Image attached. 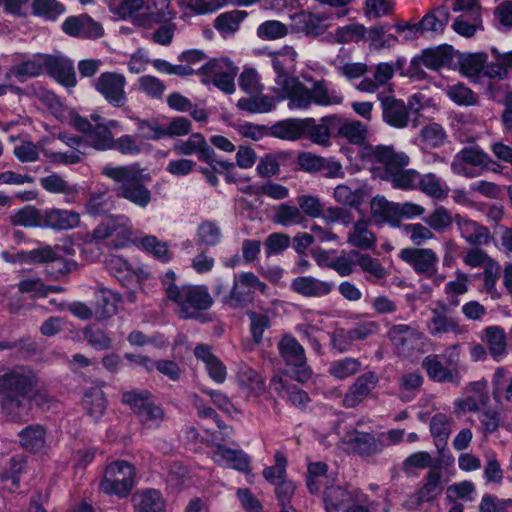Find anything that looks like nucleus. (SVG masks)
Segmentation results:
<instances>
[{
  "label": "nucleus",
  "mask_w": 512,
  "mask_h": 512,
  "mask_svg": "<svg viewBox=\"0 0 512 512\" xmlns=\"http://www.w3.org/2000/svg\"><path fill=\"white\" fill-rule=\"evenodd\" d=\"M237 67L225 59H214L200 68V72L207 77L203 83L212 82L217 88L231 94L235 90L234 79L237 75Z\"/></svg>",
  "instance_id": "obj_12"
},
{
  "label": "nucleus",
  "mask_w": 512,
  "mask_h": 512,
  "mask_svg": "<svg viewBox=\"0 0 512 512\" xmlns=\"http://www.w3.org/2000/svg\"><path fill=\"white\" fill-rule=\"evenodd\" d=\"M441 479L442 472L439 467L430 469L424 477L422 487L416 493L409 496L405 506L409 509H417L423 503L435 500L443 491Z\"/></svg>",
  "instance_id": "obj_18"
},
{
  "label": "nucleus",
  "mask_w": 512,
  "mask_h": 512,
  "mask_svg": "<svg viewBox=\"0 0 512 512\" xmlns=\"http://www.w3.org/2000/svg\"><path fill=\"white\" fill-rule=\"evenodd\" d=\"M449 313V307L445 302H436V308L431 310V317L427 322V330L431 336L441 337L449 333L455 335L464 333V328L460 325L459 318Z\"/></svg>",
  "instance_id": "obj_14"
},
{
  "label": "nucleus",
  "mask_w": 512,
  "mask_h": 512,
  "mask_svg": "<svg viewBox=\"0 0 512 512\" xmlns=\"http://www.w3.org/2000/svg\"><path fill=\"white\" fill-rule=\"evenodd\" d=\"M44 62L45 54L37 53L31 58L11 66L5 74V79L16 78L20 83H24L30 78L38 77L45 70Z\"/></svg>",
  "instance_id": "obj_25"
},
{
  "label": "nucleus",
  "mask_w": 512,
  "mask_h": 512,
  "mask_svg": "<svg viewBox=\"0 0 512 512\" xmlns=\"http://www.w3.org/2000/svg\"><path fill=\"white\" fill-rule=\"evenodd\" d=\"M273 221L283 227H290L304 225L306 218L297 206L281 203L275 208Z\"/></svg>",
  "instance_id": "obj_45"
},
{
  "label": "nucleus",
  "mask_w": 512,
  "mask_h": 512,
  "mask_svg": "<svg viewBox=\"0 0 512 512\" xmlns=\"http://www.w3.org/2000/svg\"><path fill=\"white\" fill-rule=\"evenodd\" d=\"M18 437L24 449L39 452L46 443V429L40 424H31L19 431Z\"/></svg>",
  "instance_id": "obj_37"
},
{
  "label": "nucleus",
  "mask_w": 512,
  "mask_h": 512,
  "mask_svg": "<svg viewBox=\"0 0 512 512\" xmlns=\"http://www.w3.org/2000/svg\"><path fill=\"white\" fill-rule=\"evenodd\" d=\"M454 221L461 237L471 246L486 245L490 242L491 234L487 227L459 214L455 215Z\"/></svg>",
  "instance_id": "obj_24"
},
{
  "label": "nucleus",
  "mask_w": 512,
  "mask_h": 512,
  "mask_svg": "<svg viewBox=\"0 0 512 512\" xmlns=\"http://www.w3.org/2000/svg\"><path fill=\"white\" fill-rule=\"evenodd\" d=\"M63 32L71 37L95 40L104 35V28L88 14L70 16L61 26Z\"/></svg>",
  "instance_id": "obj_16"
},
{
  "label": "nucleus",
  "mask_w": 512,
  "mask_h": 512,
  "mask_svg": "<svg viewBox=\"0 0 512 512\" xmlns=\"http://www.w3.org/2000/svg\"><path fill=\"white\" fill-rule=\"evenodd\" d=\"M378 99L381 104L384 122L397 129L406 128L409 125L410 116L418 113L423 108L421 98L417 94L409 97L408 104L393 95L384 93H379Z\"/></svg>",
  "instance_id": "obj_6"
},
{
  "label": "nucleus",
  "mask_w": 512,
  "mask_h": 512,
  "mask_svg": "<svg viewBox=\"0 0 512 512\" xmlns=\"http://www.w3.org/2000/svg\"><path fill=\"white\" fill-rule=\"evenodd\" d=\"M43 217L44 210H39L34 206H26L11 216V224L14 226L43 228Z\"/></svg>",
  "instance_id": "obj_49"
},
{
  "label": "nucleus",
  "mask_w": 512,
  "mask_h": 512,
  "mask_svg": "<svg viewBox=\"0 0 512 512\" xmlns=\"http://www.w3.org/2000/svg\"><path fill=\"white\" fill-rule=\"evenodd\" d=\"M361 362L352 357L332 361L328 373L336 379L343 380L357 374L361 370Z\"/></svg>",
  "instance_id": "obj_50"
},
{
  "label": "nucleus",
  "mask_w": 512,
  "mask_h": 512,
  "mask_svg": "<svg viewBox=\"0 0 512 512\" xmlns=\"http://www.w3.org/2000/svg\"><path fill=\"white\" fill-rule=\"evenodd\" d=\"M277 348L285 364L292 367L293 379L301 383L307 382L312 372L307 365L305 350L298 340L290 334H285L278 342Z\"/></svg>",
  "instance_id": "obj_9"
},
{
  "label": "nucleus",
  "mask_w": 512,
  "mask_h": 512,
  "mask_svg": "<svg viewBox=\"0 0 512 512\" xmlns=\"http://www.w3.org/2000/svg\"><path fill=\"white\" fill-rule=\"evenodd\" d=\"M399 257L417 273L433 272L437 262V256L431 249L405 248L400 251Z\"/></svg>",
  "instance_id": "obj_26"
},
{
  "label": "nucleus",
  "mask_w": 512,
  "mask_h": 512,
  "mask_svg": "<svg viewBox=\"0 0 512 512\" xmlns=\"http://www.w3.org/2000/svg\"><path fill=\"white\" fill-rule=\"evenodd\" d=\"M122 402L137 415L148 428L158 427L164 418V411L157 405L148 390H133L122 393Z\"/></svg>",
  "instance_id": "obj_8"
},
{
  "label": "nucleus",
  "mask_w": 512,
  "mask_h": 512,
  "mask_svg": "<svg viewBox=\"0 0 512 512\" xmlns=\"http://www.w3.org/2000/svg\"><path fill=\"white\" fill-rule=\"evenodd\" d=\"M83 337L94 349L102 351L112 348L113 339L100 327L88 325L83 330Z\"/></svg>",
  "instance_id": "obj_54"
},
{
  "label": "nucleus",
  "mask_w": 512,
  "mask_h": 512,
  "mask_svg": "<svg viewBox=\"0 0 512 512\" xmlns=\"http://www.w3.org/2000/svg\"><path fill=\"white\" fill-rule=\"evenodd\" d=\"M487 62L485 53L463 54L459 58L460 71L467 77L478 76Z\"/></svg>",
  "instance_id": "obj_52"
},
{
  "label": "nucleus",
  "mask_w": 512,
  "mask_h": 512,
  "mask_svg": "<svg viewBox=\"0 0 512 512\" xmlns=\"http://www.w3.org/2000/svg\"><path fill=\"white\" fill-rule=\"evenodd\" d=\"M250 320V331L255 343H260L263 339V333L271 326L270 317L266 313H260L253 310L246 312Z\"/></svg>",
  "instance_id": "obj_61"
},
{
  "label": "nucleus",
  "mask_w": 512,
  "mask_h": 512,
  "mask_svg": "<svg viewBox=\"0 0 512 512\" xmlns=\"http://www.w3.org/2000/svg\"><path fill=\"white\" fill-rule=\"evenodd\" d=\"M281 87L289 100L290 108L307 109L312 104L310 89L297 78H284Z\"/></svg>",
  "instance_id": "obj_29"
},
{
  "label": "nucleus",
  "mask_w": 512,
  "mask_h": 512,
  "mask_svg": "<svg viewBox=\"0 0 512 512\" xmlns=\"http://www.w3.org/2000/svg\"><path fill=\"white\" fill-rule=\"evenodd\" d=\"M80 224V214L73 210L50 208L44 210L43 228L69 230Z\"/></svg>",
  "instance_id": "obj_27"
},
{
  "label": "nucleus",
  "mask_w": 512,
  "mask_h": 512,
  "mask_svg": "<svg viewBox=\"0 0 512 512\" xmlns=\"http://www.w3.org/2000/svg\"><path fill=\"white\" fill-rule=\"evenodd\" d=\"M106 268L123 286H129L141 278L142 270L139 273L133 271L130 265L121 257L111 256L106 261ZM139 284V283H137ZM139 287V285H137Z\"/></svg>",
  "instance_id": "obj_36"
},
{
  "label": "nucleus",
  "mask_w": 512,
  "mask_h": 512,
  "mask_svg": "<svg viewBox=\"0 0 512 512\" xmlns=\"http://www.w3.org/2000/svg\"><path fill=\"white\" fill-rule=\"evenodd\" d=\"M132 227L130 219L125 215H110L106 217L94 230L95 240H105L109 237H116L115 247L124 246L131 237Z\"/></svg>",
  "instance_id": "obj_13"
},
{
  "label": "nucleus",
  "mask_w": 512,
  "mask_h": 512,
  "mask_svg": "<svg viewBox=\"0 0 512 512\" xmlns=\"http://www.w3.org/2000/svg\"><path fill=\"white\" fill-rule=\"evenodd\" d=\"M78 264L74 260L65 259L57 252V260L46 266L45 272L49 279L58 280L61 277L75 271Z\"/></svg>",
  "instance_id": "obj_63"
},
{
  "label": "nucleus",
  "mask_w": 512,
  "mask_h": 512,
  "mask_svg": "<svg viewBox=\"0 0 512 512\" xmlns=\"http://www.w3.org/2000/svg\"><path fill=\"white\" fill-rule=\"evenodd\" d=\"M335 132L354 144H361L367 136V128L360 121H343L335 115Z\"/></svg>",
  "instance_id": "obj_42"
},
{
  "label": "nucleus",
  "mask_w": 512,
  "mask_h": 512,
  "mask_svg": "<svg viewBox=\"0 0 512 512\" xmlns=\"http://www.w3.org/2000/svg\"><path fill=\"white\" fill-rule=\"evenodd\" d=\"M32 10L34 15L46 20H55L64 12L65 8L57 0H33Z\"/></svg>",
  "instance_id": "obj_59"
},
{
  "label": "nucleus",
  "mask_w": 512,
  "mask_h": 512,
  "mask_svg": "<svg viewBox=\"0 0 512 512\" xmlns=\"http://www.w3.org/2000/svg\"><path fill=\"white\" fill-rule=\"evenodd\" d=\"M481 339L487 344L490 355L498 360L506 354V333L500 326H489L482 331Z\"/></svg>",
  "instance_id": "obj_38"
},
{
  "label": "nucleus",
  "mask_w": 512,
  "mask_h": 512,
  "mask_svg": "<svg viewBox=\"0 0 512 512\" xmlns=\"http://www.w3.org/2000/svg\"><path fill=\"white\" fill-rule=\"evenodd\" d=\"M388 337L398 354L404 358L414 359L423 353L424 334L413 326L393 325L388 331Z\"/></svg>",
  "instance_id": "obj_10"
},
{
  "label": "nucleus",
  "mask_w": 512,
  "mask_h": 512,
  "mask_svg": "<svg viewBox=\"0 0 512 512\" xmlns=\"http://www.w3.org/2000/svg\"><path fill=\"white\" fill-rule=\"evenodd\" d=\"M358 157L363 164L372 166L375 176L390 182L394 188L415 189L418 172L406 169L410 157L403 151H397L393 145H362Z\"/></svg>",
  "instance_id": "obj_1"
},
{
  "label": "nucleus",
  "mask_w": 512,
  "mask_h": 512,
  "mask_svg": "<svg viewBox=\"0 0 512 512\" xmlns=\"http://www.w3.org/2000/svg\"><path fill=\"white\" fill-rule=\"evenodd\" d=\"M215 448L214 458L216 462L226 463L241 472L249 471V457L242 450L231 449L222 444H216Z\"/></svg>",
  "instance_id": "obj_34"
},
{
  "label": "nucleus",
  "mask_w": 512,
  "mask_h": 512,
  "mask_svg": "<svg viewBox=\"0 0 512 512\" xmlns=\"http://www.w3.org/2000/svg\"><path fill=\"white\" fill-rule=\"evenodd\" d=\"M371 222L377 226L385 223L397 227L396 203L388 201L384 196L377 195L370 201Z\"/></svg>",
  "instance_id": "obj_32"
},
{
  "label": "nucleus",
  "mask_w": 512,
  "mask_h": 512,
  "mask_svg": "<svg viewBox=\"0 0 512 512\" xmlns=\"http://www.w3.org/2000/svg\"><path fill=\"white\" fill-rule=\"evenodd\" d=\"M84 409L94 420L102 417L106 410V399L104 392L98 387H91L84 393Z\"/></svg>",
  "instance_id": "obj_47"
},
{
  "label": "nucleus",
  "mask_w": 512,
  "mask_h": 512,
  "mask_svg": "<svg viewBox=\"0 0 512 512\" xmlns=\"http://www.w3.org/2000/svg\"><path fill=\"white\" fill-rule=\"evenodd\" d=\"M310 92L313 96L312 102L317 105L328 106L342 102V97L335 91H330L324 81L316 82Z\"/></svg>",
  "instance_id": "obj_60"
},
{
  "label": "nucleus",
  "mask_w": 512,
  "mask_h": 512,
  "mask_svg": "<svg viewBox=\"0 0 512 512\" xmlns=\"http://www.w3.org/2000/svg\"><path fill=\"white\" fill-rule=\"evenodd\" d=\"M120 301L119 294L99 286L95 292V304L93 307L94 318L104 320L117 312V303Z\"/></svg>",
  "instance_id": "obj_33"
},
{
  "label": "nucleus",
  "mask_w": 512,
  "mask_h": 512,
  "mask_svg": "<svg viewBox=\"0 0 512 512\" xmlns=\"http://www.w3.org/2000/svg\"><path fill=\"white\" fill-rule=\"evenodd\" d=\"M60 250L59 246L55 248L45 245L32 249L30 251H21L17 254L18 260L25 264H46L50 265L54 260H57V252Z\"/></svg>",
  "instance_id": "obj_44"
},
{
  "label": "nucleus",
  "mask_w": 512,
  "mask_h": 512,
  "mask_svg": "<svg viewBox=\"0 0 512 512\" xmlns=\"http://www.w3.org/2000/svg\"><path fill=\"white\" fill-rule=\"evenodd\" d=\"M87 144L97 150H110L114 144L112 132L104 124H96L86 139Z\"/></svg>",
  "instance_id": "obj_51"
},
{
  "label": "nucleus",
  "mask_w": 512,
  "mask_h": 512,
  "mask_svg": "<svg viewBox=\"0 0 512 512\" xmlns=\"http://www.w3.org/2000/svg\"><path fill=\"white\" fill-rule=\"evenodd\" d=\"M126 77L117 72H103L94 81L95 90L116 108L123 107L127 102Z\"/></svg>",
  "instance_id": "obj_11"
},
{
  "label": "nucleus",
  "mask_w": 512,
  "mask_h": 512,
  "mask_svg": "<svg viewBox=\"0 0 512 512\" xmlns=\"http://www.w3.org/2000/svg\"><path fill=\"white\" fill-rule=\"evenodd\" d=\"M40 184L44 190L50 193H60L70 196L76 195L78 192L76 185H70L56 173L40 178Z\"/></svg>",
  "instance_id": "obj_57"
},
{
  "label": "nucleus",
  "mask_w": 512,
  "mask_h": 512,
  "mask_svg": "<svg viewBox=\"0 0 512 512\" xmlns=\"http://www.w3.org/2000/svg\"><path fill=\"white\" fill-rule=\"evenodd\" d=\"M460 344L447 347L441 354H430L422 361V368L430 380L437 383H460Z\"/></svg>",
  "instance_id": "obj_5"
},
{
  "label": "nucleus",
  "mask_w": 512,
  "mask_h": 512,
  "mask_svg": "<svg viewBox=\"0 0 512 512\" xmlns=\"http://www.w3.org/2000/svg\"><path fill=\"white\" fill-rule=\"evenodd\" d=\"M237 378L242 387L249 389L254 394H260L265 390V384L257 371L248 367H240Z\"/></svg>",
  "instance_id": "obj_58"
},
{
  "label": "nucleus",
  "mask_w": 512,
  "mask_h": 512,
  "mask_svg": "<svg viewBox=\"0 0 512 512\" xmlns=\"http://www.w3.org/2000/svg\"><path fill=\"white\" fill-rule=\"evenodd\" d=\"M206 145V139L201 133H193L187 140H179L175 142L173 145V151L177 155L188 156L197 154L199 157Z\"/></svg>",
  "instance_id": "obj_53"
},
{
  "label": "nucleus",
  "mask_w": 512,
  "mask_h": 512,
  "mask_svg": "<svg viewBox=\"0 0 512 512\" xmlns=\"http://www.w3.org/2000/svg\"><path fill=\"white\" fill-rule=\"evenodd\" d=\"M492 159L479 146H465L453 158L451 169L455 174L474 177L465 165L488 169Z\"/></svg>",
  "instance_id": "obj_17"
},
{
  "label": "nucleus",
  "mask_w": 512,
  "mask_h": 512,
  "mask_svg": "<svg viewBox=\"0 0 512 512\" xmlns=\"http://www.w3.org/2000/svg\"><path fill=\"white\" fill-rule=\"evenodd\" d=\"M449 20L448 8L444 5L428 12L420 22L417 23L419 32H442Z\"/></svg>",
  "instance_id": "obj_43"
},
{
  "label": "nucleus",
  "mask_w": 512,
  "mask_h": 512,
  "mask_svg": "<svg viewBox=\"0 0 512 512\" xmlns=\"http://www.w3.org/2000/svg\"><path fill=\"white\" fill-rule=\"evenodd\" d=\"M379 377L373 371H368L358 376L349 386L343 396L342 405L346 408H354L370 396L377 387Z\"/></svg>",
  "instance_id": "obj_19"
},
{
  "label": "nucleus",
  "mask_w": 512,
  "mask_h": 512,
  "mask_svg": "<svg viewBox=\"0 0 512 512\" xmlns=\"http://www.w3.org/2000/svg\"><path fill=\"white\" fill-rule=\"evenodd\" d=\"M304 119H289L272 126V135L286 140L303 138Z\"/></svg>",
  "instance_id": "obj_48"
},
{
  "label": "nucleus",
  "mask_w": 512,
  "mask_h": 512,
  "mask_svg": "<svg viewBox=\"0 0 512 512\" xmlns=\"http://www.w3.org/2000/svg\"><path fill=\"white\" fill-rule=\"evenodd\" d=\"M135 467L125 460L109 464L100 483V490L119 498L127 497L135 484Z\"/></svg>",
  "instance_id": "obj_7"
},
{
  "label": "nucleus",
  "mask_w": 512,
  "mask_h": 512,
  "mask_svg": "<svg viewBox=\"0 0 512 512\" xmlns=\"http://www.w3.org/2000/svg\"><path fill=\"white\" fill-rule=\"evenodd\" d=\"M352 256H356V265L363 273L367 274L365 277L367 281L381 280L388 276V270L377 258H373L369 254H362L357 250H352Z\"/></svg>",
  "instance_id": "obj_41"
},
{
  "label": "nucleus",
  "mask_w": 512,
  "mask_h": 512,
  "mask_svg": "<svg viewBox=\"0 0 512 512\" xmlns=\"http://www.w3.org/2000/svg\"><path fill=\"white\" fill-rule=\"evenodd\" d=\"M452 418L444 413L435 414L430 421L431 435L440 442L445 443L451 434Z\"/></svg>",
  "instance_id": "obj_62"
},
{
  "label": "nucleus",
  "mask_w": 512,
  "mask_h": 512,
  "mask_svg": "<svg viewBox=\"0 0 512 512\" xmlns=\"http://www.w3.org/2000/svg\"><path fill=\"white\" fill-rule=\"evenodd\" d=\"M221 302L232 309H243L254 302L250 272L234 273L231 289Z\"/></svg>",
  "instance_id": "obj_15"
},
{
  "label": "nucleus",
  "mask_w": 512,
  "mask_h": 512,
  "mask_svg": "<svg viewBox=\"0 0 512 512\" xmlns=\"http://www.w3.org/2000/svg\"><path fill=\"white\" fill-rule=\"evenodd\" d=\"M328 20L329 17L325 14L307 12H302L294 18L297 30L313 38L323 35L328 30Z\"/></svg>",
  "instance_id": "obj_31"
},
{
  "label": "nucleus",
  "mask_w": 512,
  "mask_h": 512,
  "mask_svg": "<svg viewBox=\"0 0 512 512\" xmlns=\"http://www.w3.org/2000/svg\"><path fill=\"white\" fill-rule=\"evenodd\" d=\"M346 443L353 453L363 458L380 453L384 446L382 441L374 434L361 432L356 429L346 434Z\"/></svg>",
  "instance_id": "obj_22"
},
{
  "label": "nucleus",
  "mask_w": 512,
  "mask_h": 512,
  "mask_svg": "<svg viewBox=\"0 0 512 512\" xmlns=\"http://www.w3.org/2000/svg\"><path fill=\"white\" fill-rule=\"evenodd\" d=\"M335 115L323 117L320 123H316L313 118L304 119L303 138H308L312 142L320 145L328 144L330 135L335 132Z\"/></svg>",
  "instance_id": "obj_28"
},
{
  "label": "nucleus",
  "mask_w": 512,
  "mask_h": 512,
  "mask_svg": "<svg viewBox=\"0 0 512 512\" xmlns=\"http://www.w3.org/2000/svg\"><path fill=\"white\" fill-rule=\"evenodd\" d=\"M394 66L390 63H379L373 73V77L364 78L358 85L357 89L362 92L373 93L379 87L385 85L394 75Z\"/></svg>",
  "instance_id": "obj_39"
},
{
  "label": "nucleus",
  "mask_w": 512,
  "mask_h": 512,
  "mask_svg": "<svg viewBox=\"0 0 512 512\" xmlns=\"http://www.w3.org/2000/svg\"><path fill=\"white\" fill-rule=\"evenodd\" d=\"M291 290L306 298H320L329 295L334 283L323 281L312 276H299L292 280Z\"/></svg>",
  "instance_id": "obj_23"
},
{
  "label": "nucleus",
  "mask_w": 512,
  "mask_h": 512,
  "mask_svg": "<svg viewBox=\"0 0 512 512\" xmlns=\"http://www.w3.org/2000/svg\"><path fill=\"white\" fill-rule=\"evenodd\" d=\"M135 512H164L165 502L155 489L144 490L133 495Z\"/></svg>",
  "instance_id": "obj_40"
},
{
  "label": "nucleus",
  "mask_w": 512,
  "mask_h": 512,
  "mask_svg": "<svg viewBox=\"0 0 512 512\" xmlns=\"http://www.w3.org/2000/svg\"><path fill=\"white\" fill-rule=\"evenodd\" d=\"M370 194V188L366 184L354 190L348 185L340 184L335 187L333 196L338 203L344 206L358 208Z\"/></svg>",
  "instance_id": "obj_35"
},
{
  "label": "nucleus",
  "mask_w": 512,
  "mask_h": 512,
  "mask_svg": "<svg viewBox=\"0 0 512 512\" xmlns=\"http://www.w3.org/2000/svg\"><path fill=\"white\" fill-rule=\"evenodd\" d=\"M45 72L66 87L77 83L73 62L60 55L45 54Z\"/></svg>",
  "instance_id": "obj_21"
},
{
  "label": "nucleus",
  "mask_w": 512,
  "mask_h": 512,
  "mask_svg": "<svg viewBox=\"0 0 512 512\" xmlns=\"http://www.w3.org/2000/svg\"><path fill=\"white\" fill-rule=\"evenodd\" d=\"M424 221L431 229L443 232L452 225L454 218L445 207L438 206L431 214L424 218Z\"/></svg>",
  "instance_id": "obj_64"
},
{
  "label": "nucleus",
  "mask_w": 512,
  "mask_h": 512,
  "mask_svg": "<svg viewBox=\"0 0 512 512\" xmlns=\"http://www.w3.org/2000/svg\"><path fill=\"white\" fill-rule=\"evenodd\" d=\"M417 187L423 193L435 199H443L448 196L449 189L445 186L441 179L434 173H427L422 176L418 173L415 188Z\"/></svg>",
  "instance_id": "obj_46"
},
{
  "label": "nucleus",
  "mask_w": 512,
  "mask_h": 512,
  "mask_svg": "<svg viewBox=\"0 0 512 512\" xmlns=\"http://www.w3.org/2000/svg\"><path fill=\"white\" fill-rule=\"evenodd\" d=\"M102 175L117 184L113 191L118 198H123L135 206L145 209L152 201V192L147 187L151 181L149 173L139 163L119 166H105Z\"/></svg>",
  "instance_id": "obj_3"
},
{
  "label": "nucleus",
  "mask_w": 512,
  "mask_h": 512,
  "mask_svg": "<svg viewBox=\"0 0 512 512\" xmlns=\"http://www.w3.org/2000/svg\"><path fill=\"white\" fill-rule=\"evenodd\" d=\"M388 25L378 24L368 30V40L376 49L390 48L398 42V38L389 34Z\"/></svg>",
  "instance_id": "obj_56"
},
{
  "label": "nucleus",
  "mask_w": 512,
  "mask_h": 512,
  "mask_svg": "<svg viewBox=\"0 0 512 512\" xmlns=\"http://www.w3.org/2000/svg\"><path fill=\"white\" fill-rule=\"evenodd\" d=\"M370 223L371 220L368 219H360L353 222L351 230L347 235V243L361 250L374 249L377 244V237L375 233L368 228Z\"/></svg>",
  "instance_id": "obj_30"
},
{
  "label": "nucleus",
  "mask_w": 512,
  "mask_h": 512,
  "mask_svg": "<svg viewBox=\"0 0 512 512\" xmlns=\"http://www.w3.org/2000/svg\"><path fill=\"white\" fill-rule=\"evenodd\" d=\"M196 236L197 244L211 247L220 242L222 233L215 222L205 220L198 226Z\"/></svg>",
  "instance_id": "obj_55"
},
{
  "label": "nucleus",
  "mask_w": 512,
  "mask_h": 512,
  "mask_svg": "<svg viewBox=\"0 0 512 512\" xmlns=\"http://www.w3.org/2000/svg\"><path fill=\"white\" fill-rule=\"evenodd\" d=\"M362 493L348 491L341 486H330L324 491L323 502L326 512H349Z\"/></svg>",
  "instance_id": "obj_20"
},
{
  "label": "nucleus",
  "mask_w": 512,
  "mask_h": 512,
  "mask_svg": "<svg viewBox=\"0 0 512 512\" xmlns=\"http://www.w3.org/2000/svg\"><path fill=\"white\" fill-rule=\"evenodd\" d=\"M38 378L24 368L11 369L0 375V412L9 421L19 422L30 412L31 392Z\"/></svg>",
  "instance_id": "obj_2"
},
{
  "label": "nucleus",
  "mask_w": 512,
  "mask_h": 512,
  "mask_svg": "<svg viewBox=\"0 0 512 512\" xmlns=\"http://www.w3.org/2000/svg\"><path fill=\"white\" fill-rule=\"evenodd\" d=\"M168 289V300L175 304L181 319H200L213 306L214 300L206 285H170Z\"/></svg>",
  "instance_id": "obj_4"
}]
</instances>
